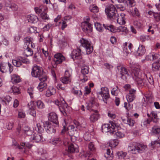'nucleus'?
Wrapping results in <instances>:
<instances>
[{"label":"nucleus","instance_id":"57","mask_svg":"<svg viewBox=\"0 0 160 160\" xmlns=\"http://www.w3.org/2000/svg\"><path fill=\"white\" fill-rule=\"evenodd\" d=\"M29 110H30L29 112L30 114L33 117H35L36 116V111L32 107H31V108H30Z\"/></svg>","mask_w":160,"mask_h":160},{"label":"nucleus","instance_id":"53","mask_svg":"<svg viewBox=\"0 0 160 160\" xmlns=\"http://www.w3.org/2000/svg\"><path fill=\"white\" fill-rule=\"evenodd\" d=\"M38 108H39L42 109L43 108L44 104L42 101L38 100L36 102Z\"/></svg>","mask_w":160,"mask_h":160},{"label":"nucleus","instance_id":"31","mask_svg":"<svg viewBox=\"0 0 160 160\" xmlns=\"http://www.w3.org/2000/svg\"><path fill=\"white\" fill-rule=\"evenodd\" d=\"M152 133L157 135H160V128L157 126H154L152 128Z\"/></svg>","mask_w":160,"mask_h":160},{"label":"nucleus","instance_id":"50","mask_svg":"<svg viewBox=\"0 0 160 160\" xmlns=\"http://www.w3.org/2000/svg\"><path fill=\"white\" fill-rule=\"evenodd\" d=\"M135 122L134 120L130 118H127V124L129 125L130 126H133Z\"/></svg>","mask_w":160,"mask_h":160},{"label":"nucleus","instance_id":"5","mask_svg":"<svg viewBox=\"0 0 160 160\" xmlns=\"http://www.w3.org/2000/svg\"><path fill=\"white\" fill-rule=\"evenodd\" d=\"M105 12L108 17L112 20H114L118 15L116 9L112 4L108 6L105 9Z\"/></svg>","mask_w":160,"mask_h":160},{"label":"nucleus","instance_id":"4","mask_svg":"<svg viewBox=\"0 0 160 160\" xmlns=\"http://www.w3.org/2000/svg\"><path fill=\"white\" fill-rule=\"evenodd\" d=\"M112 126V134H114V137L117 138H123L124 134L120 130L118 129V128L119 126L118 124L116 123L115 121H110L109 122Z\"/></svg>","mask_w":160,"mask_h":160},{"label":"nucleus","instance_id":"38","mask_svg":"<svg viewBox=\"0 0 160 160\" xmlns=\"http://www.w3.org/2000/svg\"><path fill=\"white\" fill-rule=\"evenodd\" d=\"M103 26L106 29L108 30L111 32H113L115 31L113 28L114 26L112 25H108L103 24Z\"/></svg>","mask_w":160,"mask_h":160},{"label":"nucleus","instance_id":"33","mask_svg":"<svg viewBox=\"0 0 160 160\" xmlns=\"http://www.w3.org/2000/svg\"><path fill=\"white\" fill-rule=\"evenodd\" d=\"M89 10L91 12L94 13H97L99 11L98 8L95 4L91 5L89 7Z\"/></svg>","mask_w":160,"mask_h":160},{"label":"nucleus","instance_id":"45","mask_svg":"<svg viewBox=\"0 0 160 160\" xmlns=\"http://www.w3.org/2000/svg\"><path fill=\"white\" fill-rule=\"evenodd\" d=\"M26 116V114L23 110L19 111L18 113V117L20 118H24Z\"/></svg>","mask_w":160,"mask_h":160},{"label":"nucleus","instance_id":"64","mask_svg":"<svg viewBox=\"0 0 160 160\" xmlns=\"http://www.w3.org/2000/svg\"><path fill=\"white\" fill-rule=\"evenodd\" d=\"M19 58L22 62V63L26 64L29 63V61L28 59L21 57H20Z\"/></svg>","mask_w":160,"mask_h":160},{"label":"nucleus","instance_id":"20","mask_svg":"<svg viewBox=\"0 0 160 160\" xmlns=\"http://www.w3.org/2000/svg\"><path fill=\"white\" fill-rule=\"evenodd\" d=\"M127 42H125L124 44V47L123 48V50L124 52H125L127 54H128L131 52L132 47V45L131 43H128V46Z\"/></svg>","mask_w":160,"mask_h":160},{"label":"nucleus","instance_id":"12","mask_svg":"<svg viewBox=\"0 0 160 160\" xmlns=\"http://www.w3.org/2000/svg\"><path fill=\"white\" fill-rule=\"evenodd\" d=\"M48 119L52 122V123L55 124L56 126H58V116L55 113L52 112L49 113Z\"/></svg>","mask_w":160,"mask_h":160},{"label":"nucleus","instance_id":"7","mask_svg":"<svg viewBox=\"0 0 160 160\" xmlns=\"http://www.w3.org/2000/svg\"><path fill=\"white\" fill-rule=\"evenodd\" d=\"M80 42L82 46L86 49L87 54H90L93 50V48L91 44V42L88 40L84 38H82L80 40Z\"/></svg>","mask_w":160,"mask_h":160},{"label":"nucleus","instance_id":"55","mask_svg":"<svg viewBox=\"0 0 160 160\" xmlns=\"http://www.w3.org/2000/svg\"><path fill=\"white\" fill-rule=\"evenodd\" d=\"M71 70H66L65 72L64 76L66 78H70V77L71 75Z\"/></svg>","mask_w":160,"mask_h":160},{"label":"nucleus","instance_id":"27","mask_svg":"<svg viewBox=\"0 0 160 160\" xmlns=\"http://www.w3.org/2000/svg\"><path fill=\"white\" fill-rule=\"evenodd\" d=\"M62 104H63V106L62 108H60L59 109L60 112L62 113L63 115L65 116L67 115L66 112V109H67L68 104L65 101H62Z\"/></svg>","mask_w":160,"mask_h":160},{"label":"nucleus","instance_id":"30","mask_svg":"<svg viewBox=\"0 0 160 160\" xmlns=\"http://www.w3.org/2000/svg\"><path fill=\"white\" fill-rule=\"evenodd\" d=\"M134 80H135L137 83L138 84L141 85H144L145 84H147L145 82L146 80L144 79H142L141 78V76L140 77H138L136 78H134L133 79Z\"/></svg>","mask_w":160,"mask_h":160},{"label":"nucleus","instance_id":"63","mask_svg":"<svg viewBox=\"0 0 160 160\" xmlns=\"http://www.w3.org/2000/svg\"><path fill=\"white\" fill-rule=\"evenodd\" d=\"M132 13L134 16H137L138 17L140 16L139 12L137 8H134L133 10L132 11Z\"/></svg>","mask_w":160,"mask_h":160},{"label":"nucleus","instance_id":"43","mask_svg":"<svg viewBox=\"0 0 160 160\" xmlns=\"http://www.w3.org/2000/svg\"><path fill=\"white\" fill-rule=\"evenodd\" d=\"M117 30L119 32H125V33H127L128 32V30L126 27L125 26H120L118 27Z\"/></svg>","mask_w":160,"mask_h":160},{"label":"nucleus","instance_id":"47","mask_svg":"<svg viewBox=\"0 0 160 160\" xmlns=\"http://www.w3.org/2000/svg\"><path fill=\"white\" fill-rule=\"evenodd\" d=\"M61 142V139L59 137H56L52 139V143L54 144H60Z\"/></svg>","mask_w":160,"mask_h":160},{"label":"nucleus","instance_id":"9","mask_svg":"<svg viewBox=\"0 0 160 160\" xmlns=\"http://www.w3.org/2000/svg\"><path fill=\"white\" fill-rule=\"evenodd\" d=\"M68 134L70 136H74L78 138L79 136V132L77 128L73 125H70L68 128Z\"/></svg>","mask_w":160,"mask_h":160},{"label":"nucleus","instance_id":"59","mask_svg":"<svg viewBox=\"0 0 160 160\" xmlns=\"http://www.w3.org/2000/svg\"><path fill=\"white\" fill-rule=\"evenodd\" d=\"M130 102H125L124 104V107L127 110L130 109L132 107V105H131Z\"/></svg>","mask_w":160,"mask_h":160},{"label":"nucleus","instance_id":"32","mask_svg":"<svg viewBox=\"0 0 160 160\" xmlns=\"http://www.w3.org/2000/svg\"><path fill=\"white\" fill-rule=\"evenodd\" d=\"M42 137L40 134H34L33 135L32 139L36 142H39L41 140Z\"/></svg>","mask_w":160,"mask_h":160},{"label":"nucleus","instance_id":"21","mask_svg":"<svg viewBox=\"0 0 160 160\" xmlns=\"http://www.w3.org/2000/svg\"><path fill=\"white\" fill-rule=\"evenodd\" d=\"M6 6L8 8L9 10L13 11H17L18 8V6L15 4L12 3L10 4L8 2L6 3Z\"/></svg>","mask_w":160,"mask_h":160},{"label":"nucleus","instance_id":"19","mask_svg":"<svg viewBox=\"0 0 160 160\" xmlns=\"http://www.w3.org/2000/svg\"><path fill=\"white\" fill-rule=\"evenodd\" d=\"M112 127L110 123L109 124H104L102 127V132H110L112 134Z\"/></svg>","mask_w":160,"mask_h":160},{"label":"nucleus","instance_id":"58","mask_svg":"<svg viewBox=\"0 0 160 160\" xmlns=\"http://www.w3.org/2000/svg\"><path fill=\"white\" fill-rule=\"evenodd\" d=\"M33 58L36 61H38L41 58L40 53L39 52L36 53L34 55Z\"/></svg>","mask_w":160,"mask_h":160},{"label":"nucleus","instance_id":"10","mask_svg":"<svg viewBox=\"0 0 160 160\" xmlns=\"http://www.w3.org/2000/svg\"><path fill=\"white\" fill-rule=\"evenodd\" d=\"M120 67V74L121 75V78L122 79L126 81L128 78H131V76L128 73V70L124 67L123 66H118V67Z\"/></svg>","mask_w":160,"mask_h":160},{"label":"nucleus","instance_id":"48","mask_svg":"<svg viewBox=\"0 0 160 160\" xmlns=\"http://www.w3.org/2000/svg\"><path fill=\"white\" fill-rule=\"evenodd\" d=\"M66 87V85H64V84L61 83H58L57 86V89L59 90L61 89L62 90H65Z\"/></svg>","mask_w":160,"mask_h":160},{"label":"nucleus","instance_id":"17","mask_svg":"<svg viewBox=\"0 0 160 160\" xmlns=\"http://www.w3.org/2000/svg\"><path fill=\"white\" fill-rule=\"evenodd\" d=\"M68 150L69 152L71 153L77 152L79 151L77 145L72 143H71L68 145Z\"/></svg>","mask_w":160,"mask_h":160},{"label":"nucleus","instance_id":"41","mask_svg":"<svg viewBox=\"0 0 160 160\" xmlns=\"http://www.w3.org/2000/svg\"><path fill=\"white\" fill-rule=\"evenodd\" d=\"M62 101H65L63 98L61 99L60 101L57 100L55 101V104L57 105L59 107V108L60 109V108H62L63 106V104H62Z\"/></svg>","mask_w":160,"mask_h":160},{"label":"nucleus","instance_id":"61","mask_svg":"<svg viewBox=\"0 0 160 160\" xmlns=\"http://www.w3.org/2000/svg\"><path fill=\"white\" fill-rule=\"evenodd\" d=\"M12 92L15 94H19L20 93V89L19 88L13 87L12 88Z\"/></svg>","mask_w":160,"mask_h":160},{"label":"nucleus","instance_id":"49","mask_svg":"<svg viewBox=\"0 0 160 160\" xmlns=\"http://www.w3.org/2000/svg\"><path fill=\"white\" fill-rule=\"evenodd\" d=\"M111 92L112 95L115 96H117L118 92V87H117L116 88H113Z\"/></svg>","mask_w":160,"mask_h":160},{"label":"nucleus","instance_id":"11","mask_svg":"<svg viewBox=\"0 0 160 160\" xmlns=\"http://www.w3.org/2000/svg\"><path fill=\"white\" fill-rule=\"evenodd\" d=\"M81 50L80 48H78L74 50L71 54V58L74 60L75 59H81L82 58Z\"/></svg>","mask_w":160,"mask_h":160},{"label":"nucleus","instance_id":"35","mask_svg":"<svg viewBox=\"0 0 160 160\" xmlns=\"http://www.w3.org/2000/svg\"><path fill=\"white\" fill-rule=\"evenodd\" d=\"M44 122H41V123H39L37 124V127L38 132H43L44 128L43 124Z\"/></svg>","mask_w":160,"mask_h":160},{"label":"nucleus","instance_id":"36","mask_svg":"<svg viewBox=\"0 0 160 160\" xmlns=\"http://www.w3.org/2000/svg\"><path fill=\"white\" fill-rule=\"evenodd\" d=\"M60 81L64 84H67L71 82V79L65 76L61 77L60 78Z\"/></svg>","mask_w":160,"mask_h":160},{"label":"nucleus","instance_id":"25","mask_svg":"<svg viewBox=\"0 0 160 160\" xmlns=\"http://www.w3.org/2000/svg\"><path fill=\"white\" fill-rule=\"evenodd\" d=\"M8 63H1L0 64V71L2 73H6L8 70Z\"/></svg>","mask_w":160,"mask_h":160},{"label":"nucleus","instance_id":"13","mask_svg":"<svg viewBox=\"0 0 160 160\" xmlns=\"http://www.w3.org/2000/svg\"><path fill=\"white\" fill-rule=\"evenodd\" d=\"M82 30L85 32H90L92 31L91 24L87 22H84L81 23Z\"/></svg>","mask_w":160,"mask_h":160},{"label":"nucleus","instance_id":"62","mask_svg":"<svg viewBox=\"0 0 160 160\" xmlns=\"http://www.w3.org/2000/svg\"><path fill=\"white\" fill-rule=\"evenodd\" d=\"M40 16L41 18L43 19L48 20L49 18L47 14L45 12H42L40 14Z\"/></svg>","mask_w":160,"mask_h":160},{"label":"nucleus","instance_id":"28","mask_svg":"<svg viewBox=\"0 0 160 160\" xmlns=\"http://www.w3.org/2000/svg\"><path fill=\"white\" fill-rule=\"evenodd\" d=\"M62 104H63V106L62 108H60L59 109L60 112L62 113L63 115L65 116L67 115L66 112V109H67L68 104L65 101H62Z\"/></svg>","mask_w":160,"mask_h":160},{"label":"nucleus","instance_id":"3","mask_svg":"<svg viewBox=\"0 0 160 160\" xmlns=\"http://www.w3.org/2000/svg\"><path fill=\"white\" fill-rule=\"evenodd\" d=\"M147 146L140 143L133 142L129 145L128 150L129 152L133 154L142 153L147 148Z\"/></svg>","mask_w":160,"mask_h":160},{"label":"nucleus","instance_id":"18","mask_svg":"<svg viewBox=\"0 0 160 160\" xmlns=\"http://www.w3.org/2000/svg\"><path fill=\"white\" fill-rule=\"evenodd\" d=\"M132 78L133 79L141 76V73L140 72L139 68L138 67H135L132 69Z\"/></svg>","mask_w":160,"mask_h":160},{"label":"nucleus","instance_id":"23","mask_svg":"<svg viewBox=\"0 0 160 160\" xmlns=\"http://www.w3.org/2000/svg\"><path fill=\"white\" fill-rule=\"evenodd\" d=\"M11 81L13 83L16 84L20 82L21 79L19 76L14 74L12 76Z\"/></svg>","mask_w":160,"mask_h":160},{"label":"nucleus","instance_id":"42","mask_svg":"<svg viewBox=\"0 0 160 160\" xmlns=\"http://www.w3.org/2000/svg\"><path fill=\"white\" fill-rule=\"evenodd\" d=\"M127 99L128 102H132L135 98V95H128L127 96Z\"/></svg>","mask_w":160,"mask_h":160},{"label":"nucleus","instance_id":"24","mask_svg":"<svg viewBox=\"0 0 160 160\" xmlns=\"http://www.w3.org/2000/svg\"><path fill=\"white\" fill-rule=\"evenodd\" d=\"M145 51V49L144 46L142 45H140L137 51V55L139 56H142L144 54Z\"/></svg>","mask_w":160,"mask_h":160},{"label":"nucleus","instance_id":"37","mask_svg":"<svg viewBox=\"0 0 160 160\" xmlns=\"http://www.w3.org/2000/svg\"><path fill=\"white\" fill-rule=\"evenodd\" d=\"M24 53L27 57H28L32 56L33 53V51L30 48L27 47L25 50Z\"/></svg>","mask_w":160,"mask_h":160},{"label":"nucleus","instance_id":"16","mask_svg":"<svg viewBox=\"0 0 160 160\" xmlns=\"http://www.w3.org/2000/svg\"><path fill=\"white\" fill-rule=\"evenodd\" d=\"M125 14L123 13L121 14L120 16L118 15L117 16V18L114 19V20H116L117 22L120 25H124L125 23Z\"/></svg>","mask_w":160,"mask_h":160},{"label":"nucleus","instance_id":"6","mask_svg":"<svg viewBox=\"0 0 160 160\" xmlns=\"http://www.w3.org/2000/svg\"><path fill=\"white\" fill-rule=\"evenodd\" d=\"M101 91L98 93V97L99 99H102L104 102L107 103V101L110 97L108 89L106 87L102 88Z\"/></svg>","mask_w":160,"mask_h":160},{"label":"nucleus","instance_id":"39","mask_svg":"<svg viewBox=\"0 0 160 160\" xmlns=\"http://www.w3.org/2000/svg\"><path fill=\"white\" fill-rule=\"evenodd\" d=\"M118 158L119 159H122L125 158L127 155V153L123 152L122 151L118 152L116 153Z\"/></svg>","mask_w":160,"mask_h":160},{"label":"nucleus","instance_id":"54","mask_svg":"<svg viewBox=\"0 0 160 160\" xmlns=\"http://www.w3.org/2000/svg\"><path fill=\"white\" fill-rule=\"evenodd\" d=\"M84 140L86 141H89L91 139L90 135L88 132H86L83 136Z\"/></svg>","mask_w":160,"mask_h":160},{"label":"nucleus","instance_id":"2","mask_svg":"<svg viewBox=\"0 0 160 160\" xmlns=\"http://www.w3.org/2000/svg\"><path fill=\"white\" fill-rule=\"evenodd\" d=\"M98 105L95 102V98L94 97L91 98L89 101V103L87 106V109L90 111H93L94 113H92L89 118L91 122H94L98 120L99 118V114L97 110H96L98 107Z\"/></svg>","mask_w":160,"mask_h":160},{"label":"nucleus","instance_id":"44","mask_svg":"<svg viewBox=\"0 0 160 160\" xmlns=\"http://www.w3.org/2000/svg\"><path fill=\"white\" fill-rule=\"evenodd\" d=\"M12 98L9 96L7 95L2 100V102L4 103L3 104L5 103V104H7L6 102H8L11 101Z\"/></svg>","mask_w":160,"mask_h":160},{"label":"nucleus","instance_id":"22","mask_svg":"<svg viewBox=\"0 0 160 160\" xmlns=\"http://www.w3.org/2000/svg\"><path fill=\"white\" fill-rule=\"evenodd\" d=\"M27 19L29 22L31 23H35L38 21V18L36 15L31 14L27 17Z\"/></svg>","mask_w":160,"mask_h":160},{"label":"nucleus","instance_id":"52","mask_svg":"<svg viewBox=\"0 0 160 160\" xmlns=\"http://www.w3.org/2000/svg\"><path fill=\"white\" fill-rule=\"evenodd\" d=\"M151 121H153V122H155V123H156L157 122V120H152L151 118V119H148L146 121H145L143 122L142 123L141 126H142V124H143L144 126L145 125L146 123L149 124L150 122H151Z\"/></svg>","mask_w":160,"mask_h":160},{"label":"nucleus","instance_id":"29","mask_svg":"<svg viewBox=\"0 0 160 160\" xmlns=\"http://www.w3.org/2000/svg\"><path fill=\"white\" fill-rule=\"evenodd\" d=\"M12 63L14 66L17 67H20L22 65L19 57L16 59L12 60Z\"/></svg>","mask_w":160,"mask_h":160},{"label":"nucleus","instance_id":"15","mask_svg":"<svg viewBox=\"0 0 160 160\" xmlns=\"http://www.w3.org/2000/svg\"><path fill=\"white\" fill-rule=\"evenodd\" d=\"M89 68L87 66H85L82 67L81 68V73L83 75L84 78L81 79V80L82 82L86 81L88 78L87 76H85L86 74H88L89 72Z\"/></svg>","mask_w":160,"mask_h":160},{"label":"nucleus","instance_id":"51","mask_svg":"<svg viewBox=\"0 0 160 160\" xmlns=\"http://www.w3.org/2000/svg\"><path fill=\"white\" fill-rule=\"evenodd\" d=\"M146 59H150V60H153L157 59V57L155 55L150 54L146 56Z\"/></svg>","mask_w":160,"mask_h":160},{"label":"nucleus","instance_id":"8","mask_svg":"<svg viewBox=\"0 0 160 160\" xmlns=\"http://www.w3.org/2000/svg\"><path fill=\"white\" fill-rule=\"evenodd\" d=\"M43 124L45 129L48 133L49 134L55 133L56 132L55 128L58 127L56 126L55 124L52 123L48 121L44 122Z\"/></svg>","mask_w":160,"mask_h":160},{"label":"nucleus","instance_id":"1","mask_svg":"<svg viewBox=\"0 0 160 160\" xmlns=\"http://www.w3.org/2000/svg\"><path fill=\"white\" fill-rule=\"evenodd\" d=\"M31 74L33 77L38 78L40 81L37 88L40 92H42L46 89L47 84L46 82L47 77L46 75L43 73L42 68L37 65L34 66L32 69Z\"/></svg>","mask_w":160,"mask_h":160},{"label":"nucleus","instance_id":"14","mask_svg":"<svg viewBox=\"0 0 160 160\" xmlns=\"http://www.w3.org/2000/svg\"><path fill=\"white\" fill-rule=\"evenodd\" d=\"M54 61L57 64L62 63L65 59L64 57L60 53H58L54 55Z\"/></svg>","mask_w":160,"mask_h":160},{"label":"nucleus","instance_id":"34","mask_svg":"<svg viewBox=\"0 0 160 160\" xmlns=\"http://www.w3.org/2000/svg\"><path fill=\"white\" fill-rule=\"evenodd\" d=\"M158 62L159 61L158 60L157 61H156L155 62L152 63V69L153 71H156L159 70L160 68V66L159 65Z\"/></svg>","mask_w":160,"mask_h":160},{"label":"nucleus","instance_id":"56","mask_svg":"<svg viewBox=\"0 0 160 160\" xmlns=\"http://www.w3.org/2000/svg\"><path fill=\"white\" fill-rule=\"evenodd\" d=\"M134 2V0H124V2L126 4V6L130 5L132 7L133 5Z\"/></svg>","mask_w":160,"mask_h":160},{"label":"nucleus","instance_id":"40","mask_svg":"<svg viewBox=\"0 0 160 160\" xmlns=\"http://www.w3.org/2000/svg\"><path fill=\"white\" fill-rule=\"evenodd\" d=\"M25 42V47H27L29 45H30V43L32 42V41L31 38L30 37H27L24 38Z\"/></svg>","mask_w":160,"mask_h":160},{"label":"nucleus","instance_id":"26","mask_svg":"<svg viewBox=\"0 0 160 160\" xmlns=\"http://www.w3.org/2000/svg\"><path fill=\"white\" fill-rule=\"evenodd\" d=\"M56 92V89L52 87H50L47 90L46 95L49 97Z\"/></svg>","mask_w":160,"mask_h":160},{"label":"nucleus","instance_id":"46","mask_svg":"<svg viewBox=\"0 0 160 160\" xmlns=\"http://www.w3.org/2000/svg\"><path fill=\"white\" fill-rule=\"evenodd\" d=\"M95 26L96 29L99 32H102L103 31V28L100 23L98 22L95 23Z\"/></svg>","mask_w":160,"mask_h":160},{"label":"nucleus","instance_id":"60","mask_svg":"<svg viewBox=\"0 0 160 160\" xmlns=\"http://www.w3.org/2000/svg\"><path fill=\"white\" fill-rule=\"evenodd\" d=\"M107 154L108 156L106 157V155H105V157H106L107 158H109V159H110V158H112V153H111V151L109 149H108L107 150Z\"/></svg>","mask_w":160,"mask_h":160}]
</instances>
